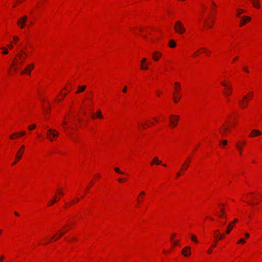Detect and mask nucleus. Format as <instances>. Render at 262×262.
I'll return each mask as SVG.
<instances>
[{"mask_svg":"<svg viewBox=\"0 0 262 262\" xmlns=\"http://www.w3.org/2000/svg\"><path fill=\"white\" fill-rule=\"evenodd\" d=\"M228 128H225L224 129V130L223 132H221V134H223V135H224L226 133V132Z\"/></svg>","mask_w":262,"mask_h":262,"instance_id":"obj_34","label":"nucleus"},{"mask_svg":"<svg viewBox=\"0 0 262 262\" xmlns=\"http://www.w3.org/2000/svg\"><path fill=\"white\" fill-rule=\"evenodd\" d=\"M58 200L54 197L53 200L51 201V203L48 204V206L52 205L54 203H56Z\"/></svg>","mask_w":262,"mask_h":262,"instance_id":"obj_24","label":"nucleus"},{"mask_svg":"<svg viewBox=\"0 0 262 262\" xmlns=\"http://www.w3.org/2000/svg\"><path fill=\"white\" fill-rule=\"evenodd\" d=\"M92 117L93 119H94L95 117V116L94 115H93Z\"/></svg>","mask_w":262,"mask_h":262,"instance_id":"obj_63","label":"nucleus"},{"mask_svg":"<svg viewBox=\"0 0 262 262\" xmlns=\"http://www.w3.org/2000/svg\"><path fill=\"white\" fill-rule=\"evenodd\" d=\"M169 46L171 48H174L176 46V43H175L174 41L173 40H171L169 41Z\"/></svg>","mask_w":262,"mask_h":262,"instance_id":"obj_17","label":"nucleus"},{"mask_svg":"<svg viewBox=\"0 0 262 262\" xmlns=\"http://www.w3.org/2000/svg\"><path fill=\"white\" fill-rule=\"evenodd\" d=\"M47 135L48 137V138L50 139V140L52 141H53V139H52V137H51V133H50V132H49V130L47 132Z\"/></svg>","mask_w":262,"mask_h":262,"instance_id":"obj_26","label":"nucleus"},{"mask_svg":"<svg viewBox=\"0 0 262 262\" xmlns=\"http://www.w3.org/2000/svg\"><path fill=\"white\" fill-rule=\"evenodd\" d=\"M244 12L243 10H240L237 14V16L239 17L240 15Z\"/></svg>","mask_w":262,"mask_h":262,"instance_id":"obj_31","label":"nucleus"},{"mask_svg":"<svg viewBox=\"0 0 262 262\" xmlns=\"http://www.w3.org/2000/svg\"><path fill=\"white\" fill-rule=\"evenodd\" d=\"M35 127H36V125L35 124H33L32 125L29 126H28V128H29V130H32L34 128H35Z\"/></svg>","mask_w":262,"mask_h":262,"instance_id":"obj_28","label":"nucleus"},{"mask_svg":"<svg viewBox=\"0 0 262 262\" xmlns=\"http://www.w3.org/2000/svg\"><path fill=\"white\" fill-rule=\"evenodd\" d=\"M66 231H64V232H63L62 233H60L59 234V237H61L63 236V235L64 234V233H66Z\"/></svg>","mask_w":262,"mask_h":262,"instance_id":"obj_37","label":"nucleus"},{"mask_svg":"<svg viewBox=\"0 0 262 262\" xmlns=\"http://www.w3.org/2000/svg\"><path fill=\"white\" fill-rule=\"evenodd\" d=\"M190 162L191 160L190 159H187L182 165V169L184 170H186L189 165Z\"/></svg>","mask_w":262,"mask_h":262,"instance_id":"obj_9","label":"nucleus"},{"mask_svg":"<svg viewBox=\"0 0 262 262\" xmlns=\"http://www.w3.org/2000/svg\"><path fill=\"white\" fill-rule=\"evenodd\" d=\"M207 253H209V254L211 253V250H210V249L208 250L207 251Z\"/></svg>","mask_w":262,"mask_h":262,"instance_id":"obj_55","label":"nucleus"},{"mask_svg":"<svg viewBox=\"0 0 262 262\" xmlns=\"http://www.w3.org/2000/svg\"><path fill=\"white\" fill-rule=\"evenodd\" d=\"M238 57L237 56L235 57L234 59V60H236L238 59Z\"/></svg>","mask_w":262,"mask_h":262,"instance_id":"obj_60","label":"nucleus"},{"mask_svg":"<svg viewBox=\"0 0 262 262\" xmlns=\"http://www.w3.org/2000/svg\"><path fill=\"white\" fill-rule=\"evenodd\" d=\"M155 163L157 165H160L162 163V161H159L157 157H155L153 159V161L150 163V165L152 166Z\"/></svg>","mask_w":262,"mask_h":262,"instance_id":"obj_12","label":"nucleus"},{"mask_svg":"<svg viewBox=\"0 0 262 262\" xmlns=\"http://www.w3.org/2000/svg\"><path fill=\"white\" fill-rule=\"evenodd\" d=\"M236 147L237 148H238V151L239 152V154H242V148H241V146L239 145L238 143L236 144Z\"/></svg>","mask_w":262,"mask_h":262,"instance_id":"obj_25","label":"nucleus"},{"mask_svg":"<svg viewBox=\"0 0 262 262\" xmlns=\"http://www.w3.org/2000/svg\"><path fill=\"white\" fill-rule=\"evenodd\" d=\"M27 19L28 17L26 15H25L18 19L17 24L20 28L23 29L25 27V23H26Z\"/></svg>","mask_w":262,"mask_h":262,"instance_id":"obj_3","label":"nucleus"},{"mask_svg":"<svg viewBox=\"0 0 262 262\" xmlns=\"http://www.w3.org/2000/svg\"><path fill=\"white\" fill-rule=\"evenodd\" d=\"M74 201H72L71 202V205H73V204H74Z\"/></svg>","mask_w":262,"mask_h":262,"instance_id":"obj_64","label":"nucleus"},{"mask_svg":"<svg viewBox=\"0 0 262 262\" xmlns=\"http://www.w3.org/2000/svg\"><path fill=\"white\" fill-rule=\"evenodd\" d=\"M49 132L51 133V137L52 136L55 137L58 136V133L55 129H49Z\"/></svg>","mask_w":262,"mask_h":262,"instance_id":"obj_13","label":"nucleus"},{"mask_svg":"<svg viewBox=\"0 0 262 262\" xmlns=\"http://www.w3.org/2000/svg\"><path fill=\"white\" fill-rule=\"evenodd\" d=\"M114 170H115V171L117 173H119V174H124V172H123V171H121V170H120V169H119V168H118V167H116V168H115Z\"/></svg>","mask_w":262,"mask_h":262,"instance_id":"obj_21","label":"nucleus"},{"mask_svg":"<svg viewBox=\"0 0 262 262\" xmlns=\"http://www.w3.org/2000/svg\"><path fill=\"white\" fill-rule=\"evenodd\" d=\"M249 236H250V235H249V233H246L245 234V236H246L247 238L249 237Z\"/></svg>","mask_w":262,"mask_h":262,"instance_id":"obj_44","label":"nucleus"},{"mask_svg":"<svg viewBox=\"0 0 262 262\" xmlns=\"http://www.w3.org/2000/svg\"><path fill=\"white\" fill-rule=\"evenodd\" d=\"M145 194V192L144 191H141V192H140V195L141 196H143V195H144Z\"/></svg>","mask_w":262,"mask_h":262,"instance_id":"obj_41","label":"nucleus"},{"mask_svg":"<svg viewBox=\"0 0 262 262\" xmlns=\"http://www.w3.org/2000/svg\"><path fill=\"white\" fill-rule=\"evenodd\" d=\"M122 92L123 93H126L127 92V86H124L123 90H122Z\"/></svg>","mask_w":262,"mask_h":262,"instance_id":"obj_32","label":"nucleus"},{"mask_svg":"<svg viewBox=\"0 0 262 262\" xmlns=\"http://www.w3.org/2000/svg\"><path fill=\"white\" fill-rule=\"evenodd\" d=\"M85 89H86V85H79L78 87V90L77 91L76 93L78 94V93H81L83 91H84Z\"/></svg>","mask_w":262,"mask_h":262,"instance_id":"obj_14","label":"nucleus"},{"mask_svg":"<svg viewBox=\"0 0 262 262\" xmlns=\"http://www.w3.org/2000/svg\"><path fill=\"white\" fill-rule=\"evenodd\" d=\"M25 149V145H22L20 147V149H19L17 152V154L16 155V158L17 159V160H19L22 158V154L23 153V151Z\"/></svg>","mask_w":262,"mask_h":262,"instance_id":"obj_5","label":"nucleus"},{"mask_svg":"<svg viewBox=\"0 0 262 262\" xmlns=\"http://www.w3.org/2000/svg\"><path fill=\"white\" fill-rule=\"evenodd\" d=\"M25 134H26V133H25V132H24V131H23V132H20V133H19V135L20 136H21V135H25Z\"/></svg>","mask_w":262,"mask_h":262,"instance_id":"obj_40","label":"nucleus"},{"mask_svg":"<svg viewBox=\"0 0 262 262\" xmlns=\"http://www.w3.org/2000/svg\"><path fill=\"white\" fill-rule=\"evenodd\" d=\"M146 59L145 58H143V59H142V60H141V64L142 65V64H143V63L145 62H146Z\"/></svg>","mask_w":262,"mask_h":262,"instance_id":"obj_35","label":"nucleus"},{"mask_svg":"<svg viewBox=\"0 0 262 262\" xmlns=\"http://www.w3.org/2000/svg\"><path fill=\"white\" fill-rule=\"evenodd\" d=\"M4 259V256H2L1 257H0V262H2L3 261Z\"/></svg>","mask_w":262,"mask_h":262,"instance_id":"obj_48","label":"nucleus"},{"mask_svg":"<svg viewBox=\"0 0 262 262\" xmlns=\"http://www.w3.org/2000/svg\"><path fill=\"white\" fill-rule=\"evenodd\" d=\"M215 237L216 238H218L219 239H223L224 238V235H221L220 236L216 235V236H215Z\"/></svg>","mask_w":262,"mask_h":262,"instance_id":"obj_30","label":"nucleus"},{"mask_svg":"<svg viewBox=\"0 0 262 262\" xmlns=\"http://www.w3.org/2000/svg\"><path fill=\"white\" fill-rule=\"evenodd\" d=\"M221 84H222V85H223V86H225V87H226V86H227V85L226 84V83H225V82H222L221 83Z\"/></svg>","mask_w":262,"mask_h":262,"instance_id":"obj_49","label":"nucleus"},{"mask_svg":"<svg viewBox=\"0 0 262 262\" xmlns=\"http://www.w3.org/2000/svg\"><path fill=\"white\" fill-rule=\"evenodd\" d=\"M245 242L246 241L244 238H241L237 242V244H244Z\"/></svg>","mask_w":262,"mask_h":262,"instance_id":"obj_27","label":"nucleus"},{"mask_svg":"<svg viewBox=\"0 0 262 262\" xmlns=\"http://www.w3.org/2000/svg\"><path fill=\"white\" fill-rule=\"evenodd\" d=\"M174 84L177 86V87L175 88L177 96H175L174 94H173L174 102L177 103L181 98V96L180 95V89L181 87L180 84L178 82H175Z\"/></svg>","mask_w":262,"mask_h":262,"instance_id":"obj_2","label":"nucleus"},{"mask_svg":"<svg viewBox=\"0 0 262 262\" xmlns=\"http://www.w3.org/2000/svg\"><path fill=\"white\" fill-rule=\"evenodd\" d=\"M245 21H244V22L241 21V23H240V25H239L240 26H242L243 25H244L245 24Z\"/></svg>","mask_w":262,"mask_h":262,"instance_id":"obj_47","label":"nucleus"},{"mask_svg":"<svg viewBox=\"0 0 262 262\" xmlns=\"http://www.w3.org/2000/svg\"><path fill=\"white\" fill-rule=\"evenodd\" d=\"M14 214H15L16 215H17V216H18V215H19V214H18L16 212H14Z\"/></svg>","mask_w":262,"mask_h":262,"instance_id":"obj_59","label":"nucleus"},{"mask_svg":"<svg viewBox=\"0 0 262 262\" xmlns=\"http://www.w3.org/2000/svg\"><path fill=\"white\" fill-rule=\"evenodd\" d=\"M208 25V26L209 28H211L212 27L213 25H209V24H207Z\"/></svg>","mask_w":262,"mask_h":262,"instance_id":"obj_54","label":"nucleus"},{"mask_svg":"<svg viewBox=\"0 0 262 262\" xmlns=\"http://www.w3.org/2000/svg\"><path fill=\"white\" fill-rule=\"evenodd\" d=\"M63 124L66 125V124H67V122H66V121H64V122H63Z\"/></svg>","mask_w":262,"mask_h":262,"instance_id":"obj_61","label":"nucleus"},{"mask_svg":"<svg viewBox=\"0 0 262 262\" xmlns=\"http://www.w3.org/2000/svg\"><path fill=\"white\" fill-rule=\"evenodd\" d=\"M123 181V179H121V178H120L118 179V182H122Z\"/></svg>","mask_w":262,"mask_h":262,"instance_id":"obj_52","label":"nucleus"},{"mask_svg":"<svg viewBox=\"0 0 262 262\" xmlns=\"http://www.w3.org/2000/svg\"><path fill=\"white\" fill-rule=\"evenodd\" d=\"M248 95H249L250 96L252 97L253 96V93L252 92L249 93Z\"/></svg>","mask_w":262,"mask_h":262,"instance_id":"obj_53","label":"nucleus"},{"mask_svg":"<svg viewBox=\"0 0 262 262\" xmlns=\"http://www.w3.org/2000/svg\"><path fill=\"white\" fill-rule=\"evenodd\" d=\"M239 103L241 107L243 108H246L247 106L248 102H244V100L240 101Z\"/></svg>","mask_w":262,"mask_h":262,"instance_id":"obj_16","label":"nucleus"},{"mask_svg":"<svg viewBox=\"0 0 262 262\" xmlns=\"http://www.w3.org/2000/svg\"><path fill=\"white\" fill-rule=\"evenodd\" d=\"M222 144L224 145H226L227 144V140H224L222 142Z\"/></svg>","mask_w":262,"mask_h":262,"instance_id":"obj_39","label":"nucleus"},{"mask_svg":"<svg viewBox=\"0 0 262 262\" xmlns=\"http://www.w3.org/2000/svg\"><path fill=\"white\" fill-rule=\"evenodd\" d=\"M34 68V64H31L29 66H28V67L23 71L21 72V74H25V73H28V71H29V73L28 74H30V71Z\"/></svg>","mask_w":262,"mask_h":262,"instance_id":"obj_8","label":"nucleus"},{"mask_svg":"<svg viewBox=\"0 0 262 262\" xmlns=\"http://www.w3.org/2000/svg\"><path fill=\"white\" fill-rule=\"evenodd\" d=\"M162 55L159 52H154L152 58L155 61H158L159 59L161 57Z\"/></svg>","mask_w":262,"mask_h":262,"instance_id":"obj_11","label":"nucleus"},{"mask_svg":"<svg viewBox=\"0 0 262 262\" xmlns=\"http://www.w3.org/2000/svg\"><path fill=\"white\" fill-rule=\"evenodd\" d=\"M66 231H64V232H63L62 233H60L59 234V237H61L63 236V235L64 234V233H66Z\"/></svg>","mask_w":262,"mask_h":262,"instance_id":"obj_38","label":"nucleus"},{"mask_svg":"<svg viewBox=\"0 0 262 262\" xmlns=\"http://www.w3.org/2000/svg\"><path fill=\"white\" fill-rule=\"evenodd\" d=\"M97 117L99 118L102 119L103 118V116L101 114V112L100 110H98L97 112Z\"/></svg>","mask_w":262,"mask_h":262,"instance_id":"obj_23","label":"nucleus"},{"mask_svg":"<svg viewBox=\"0 0 262 262\" xmlns=\"http://www.w3.org/2000/svg\"><path fill=\"white\" fill-rule=\"evenodd\" d=\"M182 253L185 256H188L190 255V248L189 247H186L184 249L182 250Z\"/></svg>","mask_w":262,"mask_h":262,"instance_id":"obj_7","label":"nucleus"},{"mask_svg":"<svg viewBox=\"0 0 262 262\" xmlns=\"http://www.w3.org/2000/svg\"><path fill=\"white\" fill-rule=\"evenodd\" d=\"M244 70H245L246 72L248 73L249 72V71L248 70L247 68H246V67H244Z\"/></svg>","mask_w":262,"mask_h":262,"instance_id":"obj_46","label":"nucleus"},{"mask_svg":"<svg viewBox=\"0 0 262 262\" xmlns=\"http://www.w3.org/2000/svg\"><path fill=\"white\" fill-rule=\"evenodd\" d=\"M221 212L222 213V214L219 215V217H225V218H226V215H225V210H224V209L222 208V209H221Z\"/></svg>","mask_w":262,"mask_h":262,"instance_id":"obj_19","label":"nucleus"},{"mask_svg":"<svg viewBox=\"0 0 262 262\" xmlns=\"http://www.w3.org/2000/svg\"><path fill=\"white\" fill-rule=\"evenodd\" d=\"M170 122L173 127L176 126L177 125L176 121L179 120V116H174V115H170Z\"/></svg>","mask_w":262,"mask_h":262,"instance_id":"obj_4","label":"nucleus"},{"mask_svg":"<svg viewBox=\"0 0 262 262\" xmlns=\"http://www.w3.org/2000/svg\"><path fill=\"white\" fill-rule=\"evenodd\" d=\"M245 144H246V143H245V142H242V143H241L242 145H245Z\"/></svg>","mask_w":262,"mask_h":262,"instance_id":"obj_58","label":"nucleus"},{"mask_svg":"<svg viewBox=\"0 0 262 262\" xmlns=\"http://www.w3.org/2000/svg\"><path fill=\"white\" fill-rule=\"evenodd\" d=\"M237 221H238L237 219H235L232 222H231V223H230L229 224V225L228 226V227H227V231H226V233L227 234H229L231 230H232V229L234 227V224L236 222H237Z\"/></svg>","mask_w":262,"mask_h":262,"instance_id":"obj_6","label":"nucleus"},{"mask_svg":"<svg viewBox=\"0 0 262 262\" xmlns=\"http://www.w3.org/2000/svg\"><path fill=\"white\" fill-rule=\"evenodd\" d=\"M231 90H232V88L230 86L228 88V91L224 92V94L227 96L230 95L231 93Z\"/></svg>","mask_w":262,"mask_h":262,"instance_id":"obj_18","label":"nucleus"},{"mask_svg":"<svg viewBox=\"0 0 262 262\" xmlns=\"http://www.w3.org/2000/svg\"><path fill=\"white\" fill-rule=\"evenodd\" d=\"M8 47L11 49H12L13 47L12 45H8Z\"/></svg>","mask_w":262,"mask_h":262,"instance_id":"obj_51","label":"nucleus"},{"mask_svg":"<svg viewBox=\"0 0 262 262\" xmlns=\"http://www.w3.org/2000/svg\"><path fill=\"white\" fill-rule=\"evenodd\" d=\"M251 17H248V16H245V17H242V20L245 22L250 21L251 20Z\"/></svg>","mask_w":262,"mask_h":262,"instance_id":"obj_22","label":"nucleus"},{"mask_svg":"<svg viewBox=\"0 0 262 262\" xmlns=\"http://www.w3.org/2000/svg\"><path fill=\"white\" fill-rule=\"evenodd\" d=\"M13 38L15 40H18V37H17V36H14L13 37Z\"/></svg>","mask_w":262,"mask_h":262,"instance_id":"obj_45","label":"nucleus"},{"mask_svg":"<svg viewBox=\"0 0 262 262\" xmlns=\"http://www.w3.org/2000/svg\"><path fill=\"white\" fill-rule=\"evenodd\" d=\"M141 69L142 70H147V69H148V67L147 66H143V65H142Z\"/></svg>","mask_w":262,"mask_h":262,"instance_id":"obj_33","label":"nucleus"},{"mask_svg":"<svg viewBox=\"0 0 262 262\" xmlns=\"http://www.w3.org/2000/svg\"><path fill=\"white\" fill-rule=\"evenodd\" d=\"M198 51H196V52H195L194 53L193 55H194V56H196V55H197V53H198Z\"/></svg>","mask_w":262,"mask_h":262,"instance_id":"obj_57","label":"nucleus"},{"mask_svg":"<svg viewBox=\"0 0 262 262\" xmlns=\"http://www.w3.org/2000/svg\"><path fill=\"white\" fill-rule=\"evenodd\" d=\"M254 7L258 8L259 7V3L258 0H250Z\"/></svg>","mask_w":262,"mask_h":262,"instance_id":"obj_15","label":"nucleus"},{"mask_svg":"<svg viewBox=\"0 0 262 262\" xmlns=\"http://www.w3.org/2000/svg\"><path fill=\"white\" fill-rule=\"evenodd\" d=\"M178 243H179V241H175L173 242V244L175 245H177V244H178Z\"/></svg>","mask_w":262,"mask_h":262,"instance_id":"obj_43","label":"nucleus"},{"mask_svg":"<svg viewBox=\"0 0 262 262\" xmlns=\"http://www.w3.org/2000/svg\"><path fill=\"white\" fill-rule=\"evenodd\" d=\"M17 57L19 58V59H21V58H24V59H25V57H23L21 54H18L17 55Z\"/></svg>","mask_w":262,"mask_h":262,"instance_id":"obj_36","label":"nucleus"},{"mask_svg":"<svg viewBox=\"0 0 262 262\" xmlns=\"http://www.w3.org/2000/svg\"><path fill=\"white\" fill-rule=\"evenodd\" d=\"M215 232L219 233V230H215Z\"/></svg>","mask_w":262,"mask_h":262,"instance_id":"obj_62","label":"nucleus"},{"mask_svg":"<svg viewBox=\"0 0 262 262\" xmlns=\"http://www.w3.org/2000/svg\"><path fill=\"white\" fill-rule=\"evenodd\" d=\"M180 176H181V172H178V173H177V177H180Z\"/></svg>","mask_w":262,"mask_h":262,"instance_id":"obj_50","label":"nucleus"},{"mask_svg":"<svg viewBox=\"0 0 262 262\" xmlns=\"http://www.w3.org/2000/svg\"><path fill=\"white\" fill-rule=\"evenodd\" d=\"M261 134V133L259 130L253 129L252 130L249 136L250 137H255L256 136L260 135Z\"/></svg>","mask_w":262,"mask_h":262,"instance_id":"obj_10","label":"nucleus"},{"mask_svg":"<svg viewBox=\"0 0 262 262\" xmlns=\"http://www.w3.org/2000/svg\"><path fill=\"white\" fill-rule=\"evenodd\" d=\"M191 240L192 241L195 243H197L198 242L196 236L193 234L191 235Z\"/></svg>","mask_w":262,"mask_h":262,"instance_id":"obj_20","label":"nucleus"},{"mask_svg":"<svg viewBox=\"0 0 262 262\" xmlns=\"http://www.w3.org/2000/svg\"><path fill=\"white\" fill-rule=\"evenodd\" d=\"M175 31L180 34H182L184 33L186 29L182 24V22L180 21H177L174 26Z\"/></svg>","mask_w":262,"mask_h":262,"instance_id":"obj_1","label":"nucleus"},{"mask_svg":"<svg viewBox=\"0 0 262 262\" xmlns=\"http://www.w3.org/2000/svg\"><path fill=\"white\" fill-rule=\"evenodd\" d=\"M2 49H3V50H4V51L3 52V53L4 54H8V51L7 50V49H6V48L3 47V48H2Z\"/></svg>","mask_w":262,"mask_h":262,"instance_id":"obj_29","label":"nucleus"},{"mask_svg":"<svg viewBox=\"0 0 262 262\" xmlns=\"http://www.w3.org/2000/svg\"><path fill=\"white\" fill-rule=\"evenodd\" d=\"M17 134H17V133L15 134V135H17ZM14 135H10V139H13V138H14Z\"/></svg>","mask_w":262,"mask_h":262,"instance_id":"obj_42","label":"nucleus"},{"mask_svg":"<svg viewBox=\"0 0 262 262\" xmlns=\"http://www.w3.org/2000/svg\"><path fill=\"white\" fill-rule=\"evenodd\" d=\"M247 98V96H244V97H243V100H245Z\"/></svg>","mask_w":262,"mask_h":262,"instance_id":"obj_56","label":"nucleus"}]
</instances>
